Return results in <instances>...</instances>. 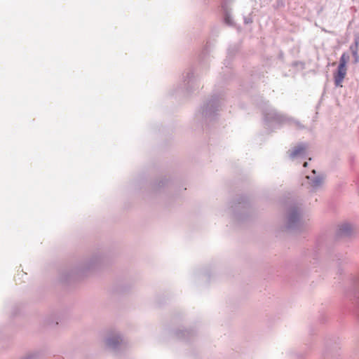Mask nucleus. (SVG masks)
<instances>
[{"mask_svg": "<svg viewBox=\"0 0 359 359\" xmlns=\"http://www.w3.org/2000/svg\"><path fill=\"white\" fill-rule=\"evenodd\" d=\"M346 67L342 65L338 66L337 71L334 73V83L337 86H342V82L346 75Z\"/></svg>", "mask_w": 359, "mask_h": 359, "instance_id": "obj_1", "label": "nucleus"}, {"mask_svg": "<svg viewBox=\"0 0 359 359\" xmlns=\"http://www.w3.org/2000/svg\"><path fill=\"white\" fill-rule=\"evenodd\" d=\"M306 150V147L304 145H298L290 151V156L291 158L297 157L304 154Z\"/></svg>", "mask_w": 359, "mask_h": 359, "instance_id": "obj_2", "label": "nucleus"}, {"mask_svg": "<svg viewBox=\"0 0 359 359\" xmlns=\"http://www.w3.org/2000/svg\"><path fill=\"white\" fill-rule=\"evenodd\" d=\"M350 60V56L348 53H344L339 60V65H342L346 67V64Z\"/></svg>", "mask_w": 359, "mask_h": 359, "instance_id": "obj_3", "label": "nucleus"}, {"mask_svg": "<svg viewBox=\"0 0 359 359\" xmlns=\"http://www.w3.org/2000/svg\"><path fill=\"white\" fill-rule=\"evenodd\" d=\"M358 43L357 41H355V46H351L350 47V49L352 52V54L353 55V57H355V62H357L358 60Z\"/></svg>", "mask_w": 359, "mask_h": 359, "instance_id": "obj_4", "label": "nucleus"}, {"mask_svg": "<svg viewBox=\"0 0 359 359\" xmlns=\"http://www.w3.org/2000/svg\"><path fill=\"white\" fill-rule=\"evenodd\" d=\"M323 183V179L322 178H316L313 180L311 182V185L313 187H318L320 186Z\"/></svg>", "mask_w": 359, "mask_h": 359, "instance_id": "obj_5", "label": "nucleus"}, {"mask_svg": "<svg viewBox=\"0 0 359 359\" xmlns=\"http://www.w3.org/2000/svg\"><path fill=\"white\" fill-rule=\"evenodd\" d=\"M307 164H308V163H307V162H305V163H304V165H304V167H306V166H307Z\"/></svg>", "mask_w": 359, "mask_h": 359, "instance_id": "obj_6", "label": "nucleus"}, {"mask_svg": "<svg viewBox=\"0 0 359 359\" xmlns=\"http://www.w3.org/2000/svg\"><path fill=\"white\" fill-rule=\"evenodd\" d=\"M113 343L109 340V344L111 345Z\"/></svg>", "mask_w": 359, "mask_h": 359, "instance_id": "obj_7", "label": "nucleus"}]
</instances>
